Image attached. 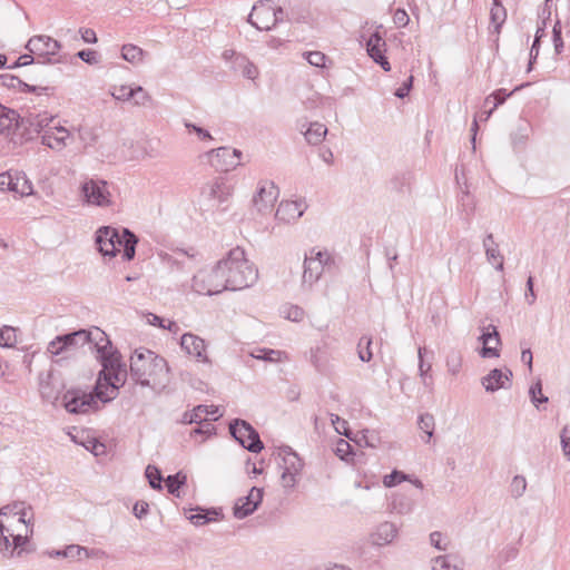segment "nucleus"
Here are the masks:
<instances>
[{
    "label": "nucleus",
    "instance_id": "nucleus-1",
    "mask_svg": "<svg viewBox=\"0 0 570 570\" xmlns=\"http://www.w3.org/2000/svg\"><path fill=\"white\" fill-rule=\"evenodd\" d=\"M167 361L149 350H136L130 357V377L141 386L156 389L167 382Z\"/></svg>",
    "mask_w": 570,
    "mask_h": 570
},
{
    "label": "nucleus",
    "instance_id": "nucleus-2",
    "mask_svg": "<svg viewBox=\"0 0 570 570\" xmlns=\"http://www.w3.org/2000/svg\"><path fill=\"white\" fill-rule=\"evenodd\" d=\"M219 268L225 274L227 291H240L253 286L258 279V271L250 263L244 249L235 247L219 261Z\"/></svg>",
    "mask_w": 570,
    "mask_h": 570
},
{
    "label": "nucleus",
    "instance_id": "nucleus-3",
    "mask_svg": "<svg viewBox=\"0 0 570 570\" xmlns=\"http://www.w3.org/2000/svg\"><path fill=\"white\" fill-rule=\"evenodd\" d=\"M102 370L95 386L96 396L102 402H110L118 395V390L127 380L126 364L121 362V355L111 354L104 357Z\"/></svg>",
    "mask_w": 570,
    "mask_h": 570
},
{
    "label": "nucleus",
    "instance_id": "nucleus-4",
    "mask_svg": "<svg viewBox=\"0 0 570 570\" xmlns=\"http://www.w3.org/2000/svg\"><path fill=\"white\" fill-rule=\"evenodd\" d=\"M303 267L301 287L304 291H308L324 272H331L336 268V262L327 250L312 248L305 254Z\"/></svg>",
    "mask_w": 570,
    "mask_h": 570
},
{
    "label": "nucleus",
    "instance_id": "nucleus-5",
    "mask_svg": "<svg viewBox=\"0 0 570 570\" xmlns=\"http://www.w3.org/2000/svg\"><path fill=\"white\" fill-rule=\"evenodd\" d=\"M193 289L203 295H216L227 291L225 274L219 268V261L210 268H203L193 277Z\"/></svg>",
    "mask_w": 570,
    "mask_h": 570
},
{
    "label": "nucleus",
    "instance_id": "nucleus-6",
    "mask_svg": "<svg viewBox=\"0 0 570 570\" xmlns=\"http://www.w3.org/2000/svg\"><path fill=\"white\" fill-rule=\"evenodd\" d=\"M284 11L275 7L272 0L258 1L252 8L248 22L257 30H271L278 22L283 21Z\"/></svg>",
    "mask_w": 570,
    "mask_h": 570
},
{
    "label": "nucleus",
    "instance_id": "nucleus-7",
    "mask_svg": "<svg viewBox=\"0 0 570 570\" xmlns=\"http://www.w3.org/2000/svg\"><path fill=\"white\" fill-rule=\"evenodd\" d=\"M232 436L246 450L258 453L264 445L257 431L245 420L235 419L229 423Z\"/></svg>",
    "mask_w": 570,
    "mask_h": 570
},
{
    "label": "nucleus",
    "instance_id": "nucleus-8",
    "mask_svg": "<svg viewBox=\"0 0 570 570\" xmlns=\"http://www.w3.org/2000/svg\"><path fill=\"white\" fill-rule=\"evenodd\" d=\"M26 517L27 512L23 509L18 510V508L9 514V535H11L13 544L9 553L10 557H13L17 549L27 543L29 535L32 533Z\"/></svg>",
    "mask_w": 570,
    "mask_h": 570
},
{
    "label": "nucleus",
    "instance_id": "nucleus-9",
    "mask_svg": "<svg viewBox=\"0 0 570 570\" xmlns=\"http://www.w3.org/2000/svg\"><path fill=\"white\" fill-rule=\"evenodd\" d=\"M61 48L59 41L55 40L49 36H33L31 37L27 45L26 49L38 59L43 58L42 63H56L59 62V59H51V56H56Z\"/></svg>",
    "mask_w": 570,
    "mask_h": 570
},
{
    "label": "nucleus",
    "instance_id": "nucleus-10",
    "mask_svg": "<svg viewBox=\"0 0 570 570\" xmlns=\"http://www.w3.org/2000/svg\"><path fill=\"white\" fill-rule=\"evenodd\" d=\"M63 406L69 413H87L98 409L96 392L86 393L81 390H69L63 394Z\"/></svg>",
    "mask_w": 570,
    "mask_h": 570
},
{
    "label": "nucleus",
    "instance_id": "nucleus-11",
    "mask_svg": "<svg viewBox=\"0 0 570 570\" xmlns=\"http://www.w3.org/2000/svg\"><path fill=\"white\" fill-rule=\"evenodd\" d=\"M82 196L89 205L106 207L111 204L108 183L101 179H88L81 185Z\"/></svg>",
    "mask_w": 570,
    "mask_h": 570
},
{
    "label": "nucleus",
    "instance_id": "nucleus-12",
    "mask_svg": "<svg viewBox=\"0 0 570 570\" xmlns=\"http://www.w3.org/2000/svg\"><path fill=\"white\" fill-rule=\"evenodd\" d=\"M283 455V472L281 475L282 484L284 488L293 489L296 484V475L303 469V462L299 456L289 448L282 449Z\"/></svg>",
    "mask_w": 570,
    "mask_h": 570
},
{
    "label": "nucleus",
    "instance_id": "nucleus-13",
    "mask_svg": "<svg viewBox=\"0 0 570 570\" xmlns=\"http://www.w3.org/2000/svg\"><path fill=\"white\" fill-rule=\"evenodd\" d=\"M88 330H79L69 334L59 335L48 345V352L59 355L65 351L88 344Z\"/></svg>",
    "mask_w": 570,
    "mask_h": 570
},
{
    "label": "nucleus",
    "instance_id": "nucleus-14",
    "mask_svg": "<svg viewBox=\"0 0 570 570\" xmlns=\"http://www.w3.org/2000/svg\"><path fill=\"white\" fill-rule=\"evenodd\" d=\"M240 156V150L230 149L228 147L212 149L204 155L212 166L220 170H229L230 168L237 167Z\"/></svg>",
    "mask_w": 570,
    "mask_h": 570
},
{
    "label": "nucleus",
    "instance_id": "nucleus-15",
    "mask_svg": "<svg viewBox=\"0 0 570 570\" xmlns=\"http://www.w3.org/2000/svg\"><path fill=\"white\" fill-rule=\"evenodd\" d=\"M51 120L52 118L46 115H29L27 117L19 116L17 135L20 136L21 140H30L33 135L45 131Z\"/></svg>",
    "mask_w": 570,
    "mask_h": 570
},
{
    "label": "nucleus",
    "instance_id": "nucleus-16",
    "mask_svg": "<svg viewBox=\"0 0 570 570\" xmlns=\"http://www.w3.org/2000/svg\"><path fill=\"white\" fill-rule=\"evenodd\" d=\"M38 387L41 399L46 402L53 403L58 400L63 385L53 371L49 370L39 373Z\"/></svg>",
    "mask_w": 570,
    "mask_h": 570
},
{
    "label": "nucleus",
    "instance_id": "nucleus-17",
    "mask_svg": "<svg viewBox=\"0 0 570 570\" xmlns=\"http://www.w3.org/2000/svg\"><path fill=\"white\" fill-rule=\"evenodd\" d=\"M180 347L185 351L186 354L194 357L197 362L208 366L212 365V361L206 354V342L202 337L193 333H185L180 337Z\"/></svg>",
    "mask_w": 570,
    "mask_h": 570
},
{
    "label": "nucleus",
    "instance_id": "nucleus-18",
    "mask_svg": "<svg viewBox=\"0 0 570 570\" xmlns=\"http://www.w3.org/2000/svg\"><path fill=\"white\" fill-rule=\"evenodd\" d=\"M72 140L70 131L62 126L47 127L41 136L42 145L55 151L63 150Z\"/></svg>",
    "mask_w": 570,
    "mask_h": 570
},
{
    "label": "nucleus",
    "instance_id": "nucleus-19",
    "mask_svg": "<svg viewBox=\"0 0 570 570\" xmlns=\"http://www.w3.org/2000/svg\"><path fill=\"white\" fill-rule=\"evenodd\" d=\"M263 500V489L253 487L246 497L239 498L233 508L236 519H244L258 508Z\"/></svg>",
    "mask_w": 570,
    "mask_h": 570
},
{
    "label": "nucleus",
    "instance_id": "nucleus-20",
    "mask_svg": "<svg viewBox=\"0 0 570 570\" xmlns=\"http://www.w3.org/2000/svg\"><path fill=\"white\" fill-rule=\"evenodd\" d=\"M115 242H119V230L117 228L102 226L96 232V244L104 256L115 257L117 255Z\"/></svg>",
    "mask_w": 570,
    "mask_h": 570
},
{
    "label": "nucleus",
    "instance_id": "nucleus-21",
    "mask_svg": "<svg viewBox=\"0 0 570 570\" xmlns=\"http://www.w3.org/2000/svg\"><path fill=\"white\" fill-rule=\"evenodd\" d=\"M278 197V189L273 181H263L253 198L254 206L259 213L269 210Z\"/></svg>",
    "mask_w": 570,
    "mask_h": 570
},
{
    "label": "nucleus",
    "instance_id": "nucleus-22",
    "mask_svg": "<svg viewBox=\"0 0 570 570\" xmlns=\"http://www.w3.org/2000/svg\"><path fill=\"white\" fill-rule=\"evenodd\" d=\"M366 50L368 56L379 63L383 70H391V65L384 55L386 51V42L379 32H374L370 36L366 42Z\"/></svg>",
    "mask_w": 570,
    "mask_h": 570
},
{
    "label": "nucleus",
    "instance_id": "nucleus-23",
    "mask_svg": "<svg viewBox=\"0 0 570 570\" xmlns=\"http://www.w3.org/2000/svg\"><path fill=\"white\" fill-rule=\"evenodd\" d=\"M88 344L94 347L98 354L100 362H104V357H108L111 354H118V351H112L111 342L107 334L99 327L88 330Z\"/></svg>",
    "mask_w": 570,
    "mask_h": 570
},
{
    "label": "nucleus",
    "instance_id": "nucleus-24",
    "mask_svg": "<svg viewBox=\"0 0 570 570\" xmlns=\"http://www.w3.org/2000/svg\"><path fill=\"white\" fill-rule=\"evenodd\" d=\"M224 58L227 60L232 59V69L236 72H240L243 77L254 80L258 76L257 67L244 55L237 53L234 50H225Z\"/></svg>",
    "mask_w": 570,
    "mask_h": 570
},
{
    "label": "nucleus",
    "instance_id": "nucleus-25",
    "mask_svg": "<svg viewBox=\"0 0 570 570\" xmlns=\"http://www.w3.org/2000/svg\"><path fill=\"white\" fill-rule=\"evenodd\" d=\"M512 372L509 368L502 371L494 368L490 373L482 377L481 384L487 392H495L500 389H509L511 385Z\"/></svg>",
    "mask_w": 570,
    "mask_h": 570
},
{
    "label": "nucleus",
    "instance_id": "nucleus-26",
    "mask_svg": "<svg viewBox=\"0 0 570 570\" xmlns=\"http://www.w3.org/2000/svg\"><path fill=\"white\" fill-rule=\"evenodd\" d=\"M306 207L303 200H285L278 205L275 217L279 222L293 223L303 216Z\"/></svg>",
    "mask_w": 570,
    "mask_h": 570
},
{
    "label": "nucleus",
    "instance_id": "nucleus-27",
    "mask_svg": "<svg viewBox=\"0 0 570 570\" xmlns=\"http://www.w3.org/2000/svg\"><path fill=\"white\" fill-rule=\"evenodd\" d=\"M399 529L394 523L384 521L371 533V542L373 546L384 547L392 543Z\"/></svg>",
    "mask_w": 570,
    "mask_h": 570
},
{
    "label": "nucleus",
    "instance_id": "nucleus-28",
    "mask_svg": "<svg viewBox=\"0 0 570 570\" xmlns=\"http://www.w3.org/2000/svg\"><path fill=\"white\" fill-rule=\"evenodd\" d=\"M18 505L14 504L13 507H10V505H7V507H2L0 509V552L4 556V557H9V553H10V550H11V543H10V538L11 535H9V532H10V527H9V514L12 512V510L17 509Z\"/></svg>",
    "mask_w": 570,
    "mask_h": 570
},
{
    "label": "nucleus",
    "instance_id": "nucleus-29",
    "mask_svg": "<svg viewBox=\"0 0 570 570\" xmlns=\"http://www.w3.org/2000/svg\"><path fill=\"white\" fill-rule=\"evenodd\" d=\"M137 244L138 237L128 228H122L121 233H119V242H115L117 253L119 248L122 247V258L128 262L134 259Z\"/></svg>",
    "mask_w": 570,
    "mask_h": 570
},
{
    "label": "nucleus",
    "instance_id": "nucleus-30",
    "mask_svg": "<svg viewBox=\"0 0 570 570\" xmlns=\"http://www.w3.org/2000/svg\"><path fill=\"white\" fill-rule=\"evenodd\" d=\"M18 118L14 110L0 105V135L17 136Z\"/></svg>",
    "mask_w": 570,
    "mask_h": 570
},
{
    "label": "nucleus",
    "instance_id": "nucleus-31",
    "mask_svg": "<svg viewBox=\"0 0 570 570\" xmlns=\"http://www.w3.org/2000/svg\"><path fill=\"white\" fill-rule=\"evenodd\" d=\"M480 341L483 343V347L481 350V356L482 357H498L499 356V350L497 346H491L490 342L494 341L495 345L500 344V336L499 332L497 331V327L493 325H490L481 336Z\"/></svg>",
    "mask_w": 570,
    "mask_h": 570
},
{
    "label": "nucleus",
    "instance_id": "nucleus-32",
    "mask_svg": "<svg viewBox=\"0 0 570 570\" xmlns=\"http://www.w3.org/2000/svg\"><path fill=\"white\" fill-rule=\"evenodd\" d=\"M206 193L210 199L223 204L230 196L232 188L223 178H217L207 186Z\"/></svg>",
    "mask_w": 570,
    "mask_h": 570
},
{
    "label": "nucleus",
    "instance_id": "nucleus-33",
    "mask_svg": "<svg viewBox=\"0 0 570 570\" xmlns=\"http://www.w3.org/2000/svg\"><path fill=\"white\" fill-rule=\"evenodd\" d=\"M432 570H463L464 561L454 554L438 556L432 559Z\"/></svg>",
    "mask_w": 570,
    "mask_h": 570
},
{
    "label": "nucleus",
    "instance_id": "nucleus-34",
    "mask_svg": "<svg viewBox=\"0 0 570 570\" xmlns=\"http://www.w3.org/2000/svg\"><path fill=\"white\" fill-rule=\"evenodd\" d=\"M0 83L7 88L19 89L22 92H37L38 95H40L47 90L46 87H36L28 85L13 75H1Z\"/></svg>",
    "mask_w": 570,
    "mask_h": 570
},
{
    "label": "nucleus",
    "instance_id": "nucleus-35",
    "mask_svg": "<svg viewBox=\"0 0 570 570\" xmlns=\"http://www.w3.org/2000/svg\"><path fill=\"white\" fill-rule=\"evenodd\" d=\"M529 86V83H522L518 87H515L511 92H507L505 89H498L490 96H488L484 100V105L490 104L491 99H494L493 106L489 109V111L485 112V120L489 119L491 114L494 109H497L500 105H502L510 96H512L514 92L521 90L522 88Z\"/></svg>",
    "mask_w": 570,
    "mask_h": 570
},
{
    "label": "nucleus",
    "instance_id": "nucleus-36",
    "mask_svg": "<svg viewBox=\"0 0 570 570\" xmlns=\"http://www.w3.org/2000/svg\"><path fill=\"white\" fill-rule=\"evenodd\" d=\"M161 262L164 265H166L171 271H180L185 267V258H188V254L183 250L178 249L175 250L173 254L161 253L159 254Z\"/></svg>",
    "mask_w": 570,
    "mask_h": 570
},
{
    "label": "nucleus",
    "instance_id": "nucleus-37",
    "mask_svg": "<svg viewBox=\"0 0 570 570\" xmlns=\"http://www.w3.org/2000/svg\"><path fill=\"white\" fill-rule=\"evenodd\" d=\"M10 191L21 196L30 195L32 193V185L27 179L26 175L20 171H12V181Z\"/></svg>",
    "mask_w": 570,
    "mask_h": 570
},
{
    "label": "nucleus",
    "instance_id": "nucleus-38",
    "mask_svg": "<svg viewBox=\"0 0 570 570\" xmlns=\"http://www.w3.org/2000/svg\"><path fill=\"white\" fill-rule=\"evenodd\" d=\"M306 141L309 145H318L323 141L327 134V128L321 122H311L305 131H303Z\"/></svg>",
    "mask_w": 570,
    "mask_h": 570
},
{
    "label": "nucleus",
    "instance_id": "nucleus-39",
    "mask_svg": "<svg viewBox=\"0 0 570 570\" xmlns=\"http://www.w3.org/2000/svg\"><path fill=\"white\" fill-rule=\"evenodd\" d=\"M413 508L414 500L405 494H394L390 503L391 511L399 514H407L413 510Z\"/></svg>",
    "mask_w": 570,
    "mask_h": 570
},
{
    "label": "nucleus",
    "instance_id": "nucleus-40",
    "mask_svg": "<svg viewBox=\"0 0 570 570\" xmlns=\"http://www.w3.org/2000/svg\"><path fill=\"white\" fill-rule=\"evenodd\" d=\"M196 513H193L190 515H188V520L194 524V525H204L210 521H215L217 520L218 515H219V512L216 510V509H202V508H196L195 509Z\"/></svg>",
    "mask_w": 570,
    "mask_h": 570
},
{
    "label": "nucleus",
    "instance_id": "nucleus-41",
    "mask_svg": "<svg viewBox=\"0 0 570 570\" xmlns=\"http://www.w3.org/2000/svg\"><path fill=\"white\" fill-rule=\"evenodd\" d=\"M144 50L135 45L129 43L122 46L121 48V57L132 65L141 63L144 60Z\"/></svg>",
    "mask_w": 570,
    "mask_h": 570
},
{
    "label": "nucleus",
    "instance_id": "nucleus-42",
    "mask_svg": "<svg viewBox=\"0 0 570 570\" xmlns=\"http://www.w3.org/2000/svg\"><path fill=\"white\" fill-rule=\"evenodd\" d=\"M507 19V10L502 6V2L493 3L491 11H490V20L491 23L494 27V32L499 33L502 24L504 23Z\"/></svg>",
    "mask_w": 570,
    "mask_h": 570
},
{
    "label": "nucleus",
    "instance_id": "nucleus-43",
    "mask_svg": "<svg viewBox=\"0 0 570 570\" xmlns=\"http://www.w3.org/2000/svg\"><path fill=\"white\" fill-rule=\"evenodd\" d=\"M463 356L460 351L452 350L448 353L445 364L448 372L456 376L462 367Z\"/></svg>",
    "mask_w": 570,
    "mask_h": 570
},
{
    "label": "nucleus",
    "instance_id": "nucleus-44",
    "mask_svg": "<svg viewBox=\"0 0 570 570\" xmlns=\"http://www.w3.org/2000/svg\"><path fill=\"white\" fill-rule=\"evenodd\" d=\"M435 426L434 416L430 413L421 414L419 417V429L424 432L428 436L425 442H429L430 439L433 436Z\"/></svg>",
    "mask_w": 570,
    "mask_h": 570
},
{
    "label": "nucleus",
    "instance_id": "nucleus-45",
    "mask_svg": "<svg viewBox=\"0 0 570 570\" xmlns=\"http://www.w3.org/2000/svg\"><path fill=\"white\" fill-rule=\"evenodd\" d=\"M372 338L370 336H362L360 338L358 345H357V352L358 357L363 362H370L373 357L372 350Z\"/></svg>",
    "mask_w": 570,
    "mask_h": 570
},
{
    "label": "nucleus",
    "instance_id": "nucleus-46",
    "mask_svg": "<svg viewBox=\"0 0 570 570\" xmlns=\"http://www.w3.org/2000/svg\"><path fill=\"white\" fill-rule=\"evenodd\" d=\"M187 478L184 474L177 473L174 475H169L166 479V487L170 494L179 497V488L185 484Z\"/></svg>",
    "mask_w": 570,
    "mask_h": 570
},
{
    "label": "nucleus",
    "instance_id": "nucleus-47",
    "mask_svg": "<svg viewBox=\"0 0 570 570\" xmlns=\"http://www.w3.org/2000/svg\"><path fill=\"white\" fill-rule=\"evenodd\" d=\"M17 343L14 328L11 326H3L0 328V346L12 347Z\"/></svg>",
    "mask_w": 570,
    "mask_h": 570
},
{
    "label": "nucleus",
    "instance_id": "nucleus-48",
    "mask_svg": "<svg viewBox=\"0 0 570 570\" xmlns=\"http://www.w3.org/2000/svg\"><path fill=\"white\" fill-rule=\"evenodd\" d=\"M527 490V480L523 475H515L510 484V493L514 499L521 498Z\"/></svg>",
    "mask_w": 570,
    "mask_h": 570
},
{
    "label": "nucleus",
    "instance_id": "nucleus-49",
    "mask_svg": "<svg viewBox=\"0 0 570 570\" xmlns=\"http://www.w3.org/2000/svg\"><path fill=\"white\" fill-rule=\"evenodd\" d=\"M425 351H426L425 347H419V351H417L419 374L422 379V383L425 386H429L430 382H429L428 373L431 371L432 365H431V363H425L423 360V355H424Z\"/></svg>",
    "mask_w": 570,
    "mask_h": 570
},
{
    "label": "nucleus",
    "instance_id": "nucleus-50",
    "mask_svg": "<svg viewBox=\"0 0 570 570\" xmlns=\"http://www.w3.org/2000/svg\"><path fill=\"white\" fill-rule=\"evenodd\" d=\"M145 474L153 489H161L163 476L156 466L147 465Z\"/></svg>",
    "mask_w": 570,
    "mask_h": 570
},
{
    "label": "nucleus",
    "instance_id": "nucleus-51",
    "mask_svg": "<svg viewBox=\"0 0 570 570\" xmlns=\"http://www.w3.org/2000/svg\"><path fill=\"white\" fill-rule=\"evenodd\" d=\"M485 256H487L488 262L491 265H493V267L497 271H499V272L503 271V268H504L503 256L501 255L499 248H487Z\"/></svg>",
    "mask_w": 570,
    "mask_h": 570
},
{
    "label": "nucleus",
    "instance_id": "nucleus-52",
    "mask_svg": "<svg viewBox=\"0 0 570 570\" xmlns=\"http://www.w3.org/2000/svg\"><path fill=\"white\" fill-rule=\"evenodd\" d=\"M131 100L136 106H146L151 101V97L141 86H137L132 87Z\"/></svg>",
    "mask_w": 570,
    "mask_h": 570
},
{
    "label": "nucleus",
    "instance_id": "nucleus-53",
    "mask_svg": "<svg viewBox=\"0 0 570 570\" xmlns=\"http://www.w3.org/2000/svg\"><path fill=\"white\" fill-rule=\"evenodd\" d=\"M529 394H530V397H531V402L537 406L539 407V404L541 403H547L548 402V397L544 396L542 394V384H541V381H538L537 383H534L530 390H529Z\"/></svg>",
    "mask_w": 570,
    "mask_h": 570
},
{
    "label": "nucleus",
    "instance_id": "nucleus-54",
    "mask_svg": "<svg viewBox=\"0 0 570 570\" xmlns=\"http://www.w3.org/2000/svg\"><path fill=\"white\" fill-rule=\"evenodd\" d=\"M562 28L561 22L558 20L552 29V40L554 46V52L557 55H560L563 51L564 43L561 37Z\"/></svg>",
    "mask_w": 570,
    "mask_h": 570
},
{
    "label": "nucleus",
    "instance_id": "nucleus-55",
    "mask_svg": "<svg viewBox=\"0 0 570 570\" xmlns=\"http://www.w3.org/2000/svg\"><path fill=\"white\" fill-rule=\"evenodd\" d=\"M405 480H407L406 474H404L401 471L394 470L392 473L384 476L383 484L386 488H392Z\"/></svg>",
    "mask_w": 570,
    "mask_h": 570
},
{
    "label": "nucleus",
    "instance_id": "nucleus-56",
    "mask_svg": "<svg viewBox=\"0 0 570 570\" xmlns=\"http://www.w3.org/2000/svg\"><path fill=\"white\" fill-rule=\"evenodd\" d=\"M331 422L338 434L345 435L346 438H351L347 421L341 419L337 414L332 413Z\"/></svg>",
    "mask_w": 570,
    "mask_h": 570
},
{
    "label": "nucleus",
    "instance_id": "nucleus-57",
    "mask_svg": "<svg viewBox=\"0 0 570 570\" xmlns=\"http://www.w3.org/2000/svg\"><path fill=\"white\" fill-rule=\"evenodd\" d=\"M335 454L340 459L347 461L348 456L352 454L351 444L343 439H338V441L336 442V446H335Z\"/></svg>",
    "mask_w": 570,
    "mask_h": 570
},
{
    "label": "nucleus",
    "instance_id": "nucleus-58",
    "mask_svg": "<svg viewBox=\"0 0 570 570\" xmlns=\"http://www.w3.org/2000/svg\"><path fill=\"white\" fill-rule=\"evenodd\" d=\"M430 543L440 551H445L449 546V540H444L443 535L439 531H434L430 534Z\"/></svg>",
    "mask_w": 570,
    "mask_h": 570
},
{
    "label": "nucleus",
    "instance_id": "nucleus-59",
    "mask_svg": "<svg viewBox=\"0 0 570 570\" xmlns=\"http://www.w3.org/2000/svg\"><path fill=\"white\" fill-rule=\"evenodd\" d=\"M112 97L117 100L129 101L132 97V87L129 86H120L115 88L112 91Z\"/></svg>",
    "mask_w": 570,
    "mask_h": 570
},
{
    "label": "nucleus",
    "instance_id": "nucleus-60",
    "mask_svg": "<svg viewBox=\"0 0 570 570\" xmlns=\"http://www.w3.org/2000/svg\"><path fill=\"white\" fill-rule=\"evenodd\" d=\"M305 55H306V59H307L308 63H311L312 66H315V67H324L325 66L326 56L323 52L312 51V52H307Z\"/></svg>",
    "mask_w": 570,
    "mask_h": 570
},
{
    "label": "nucleus",
    "instance_id": "nucleus-61",
    "mask_svg": "<svg viewBox=\"0 0 570 570\" xmlns=\"http://www.w3.org/2000/svg\"><path fill=\"white\" fill-rule=\"evenodd\" d=\"M82 551H83L82 546L70 544L63 549V558H68V559H72V560H75V559L80 560Z\"/></svg>",
    "mask_w": 570,
    "mask_h": 570
},
{
    "label": "nucleus",
    "instance_id": "nucleus-62",
    "mask_svg": "<svg viewBox=\"0 0 570 570\" xmlns=\"http://www.w3.org/2000/svg\"><path fill=\"white\" fill-rule=\"evenodd\" d=\"M77 57L89 65H96L99 62L98 53L95 50H80L77 52Z\"/></svg>",
    "mask_w": 570,
    "mask_h": 570
},
{
    "label": "nucleus",
    "instance_id": "nucleus-63",
    "mask_svg": "<svg viewBox=\"0 0 570 570\" xmlns=\"http://www.w3.org/2000/svg\"><path fill=\"white\" fill-rule=\"evenodd\" d=\"M193 417L196 419L197 424H202L204 422H208L206 416L208 415V406L207 405H197L190 411Z\"/></svg>",
    "mask_w": 570,
    "mask_h": 570
},
{
    "label": "nucleus",
    "instance_id": "nucleus-64",
    "mask_svg": "<svg viewBox=\"0 0 570 570\" xmlns=\"http://www.w3.org/2000/svg\"><path fill=\"white\" fill-rule=\"evenodd\" d=\"M185 127L189 130L195 132L200 140H208L212 139V135L204 128L196 126L195 124L185 121Z\"/></svg>",
    "mask_w": 570,
    "mask_h": 570
}]
</instances>
